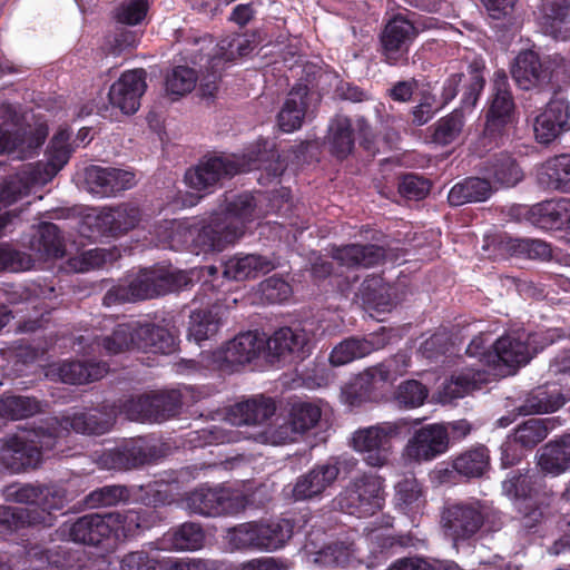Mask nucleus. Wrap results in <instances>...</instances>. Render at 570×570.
<instances>
[{
	"label": "nucleus",
	"instance_id": "f257e3e1",
	"mask_svg": "<svg viewBox=\"0 0 570 570\" xmlns=\"http://www.w3.org/2000/svg\"><path fill=\"white\" fill-rule=\"evenodd\" d=\"M255 208L252 194H239L227 203L224 213L183 227L185 243L196 255L222 252L245 234L246 223L253 220Z\"/></svg>",
	"mask_w": 570,
	"mask_h": 570
},
{
	"label": "nucleus",
	"instance_id": "f03ea898",
	"mask_svg": "<svg viewBox=\"0 0 570 570\" xmlns=\"http://www.w3.org/2000/svg\"><path fill=\"white\" fill-rule=\"evenodd\" d=\"M24 432L0 439V465L11 473L36 469L47 452L57 449L62 430L57 417H48Z\"/></svg>",
	"mask_w": 570,
	"mask_h": 570
},
{
	"label": "nucleus",
	"instance_id": "7ed1b4c3",
	"mask_svg": "<svg viewBox=\"0 0 570 570\" xmlns=\"http://www.w3.org/2000/svg\"><path fill=\"white\" fill-rule=\"evenodd\" d=\"M276 150L268 149L266 141H259L244 154H218L204 157L194 168L186 171L188 186L199 191L210 193L224 178L261 168L262 159H276Z\"/></svg>",
	"mask_w": 570,
	"mask_h": 570
},
{
	"label": "nucleus",
	"instance_id": "20e7f679",
	"mask_svg": "<svg viewBox=\"0 0 570 570\" xmlns=\"http://www.w3.org/2000/svg\"><path fill=\"white\" fill-rule=\"evenodd\" d=\"M517 120V105L503 69L493 73L490 95L484 107V128L481 142L484 147L498 146Z\"/></svg>",
	"mask_w": 570,
	"mask_h": 570
},
{
	"label": "nucleus",
	"instance_id": "39448f33",
	"mask_svg": "<svg viewBox=\"0 0 570 570\" xmlns=\"http://www.w3.org/2000/svg\"><path fill=\"white\" fill-rule=\"evenodd\" d=\"M294 522L269 519L240 523L228 530V543L235 550L276 551L292 538Z\"/></svg>",
	"mask_w": 570,
	"mask_h": 570
},
{
	"label": "nucleus",
	"instance_id": "423d86ee",
	"mask_svg": "<svg viewBox=\"0 0 570 570\" xmlns=\"http://www.w3.org/2000/svg\"><path fill=\"white\" fill-rule=\"evenodd\" d=\"M559 337L557 330L529 334L524 332L509 333L492 343V354H489L488 357H491L493 370L504 367L507 374H512L530 361L531 345H533V352L537 353L539 348L543 350Z\"/></svg>",
	"mask_w": 570,
	"mask_h": 570
},
{
	"label": "nucleus",
	"instance_id": "0eeeda50",
	"mask_svg": "<svg viewBox=\"0 0 570 570\" xmlns=\"http://www.w3.org/2000/svg\"><path fill=\"white\" fill-rule=\"evenodd\" d=\"M385 502L384 479L376 473L364 472L351 482L332 501L334 510L365 518L382 510Z\"/></svg>",
	"mask_w": 570,
	"mask_h": 570
},
{
	"label": "nucleus",
	"instance_id": "6e6552de",
	"mask_svg": "<svg viewBox=\"0 0 570 570\" xmlns=\"http://www.w3.org/2000/svg\"><path fill=\"white\" fill-rule=\"evenodd\" d=\"M419 35L414 22L403 13L393 14L381 29L376 51L380 59L391 67L409 65V55Z\"/></svg>",
	"mask_w": 570,
	"mask_h": 570
},
{
	"label": "nucleus",
	"instance_id": "1a4fd4ad",
	"mask_svg": "<svg viewBox=\"0 0 570 570\" xmlns=\"http://www.w3.org/2000/svg\"><path fill=\"white\" fill-rule=\"evenodd\" d=\"M166 452L154 439L138 436L125 440L114 449L105 451L100 461L109 470L129 471L154 464Z\"/></svg>",
	"mask_w": 570,
	"mask_h": 570
},
{
	"label": "nucleus",
	"instance_id": "9d476101",
	"mask_svg": "<svg viewBox=\"0 0 570 570\" xmlns=\"http://www.w3.org/2000/svg\"><path fill=\"white\" fill-rule=\"evenodd\" d=\"M185 507L191 514L220 517L236 514L245 509V498L225 487L205 484L185 494Z\"/></svg>",
	"mask_w": 570,
	"mask_h": 570
},
{
	"label": "nucleus",
	"instance_id": "9b49d317",
	"mask_svg": "<svg viewBox=\"0 0 570 570\" xmlns=\"http://www.w3.org/2000/svg\"><path fill=\"white\" fill-rule=\"evenodd\" d=\"M401 433L396 422H382L354 432L352 443L363 461L372 468H382L389 462L392 439Z\"/></svg>",
	"mask_w": 570,
	"mask_h": 570
},
{
	"label": "nucleus",
	"instance_id": "f8f14e48",
	"mask_svg": "<svg viewBox=\"0 0 570 570\" xmlns=\"http://www.w3.org/2000/svg\"><path fill=\"white\" fill-rule=\"evenodd\" d=\"M190 282L186 272L171 267L141 268L128 281L136 302L179 291Z\"/></svg>",
	"mask_w": 570,
	"mask_h": 570
},
{
	"label": "nucleus",
	"instance_id": "ddd939ff",
	"mask_svg": "<svg viewBox=\"0 0 570 570\" xmlns=\"http://www.w3.org/2000/svg\"><path fill=\"white\" fill-rule=\"evenodd\" d=\"M405 355L395 354L382 363L371 366L360 373L347 393L352 405L373 401L379 396V391L389 382L402 375L406 367Z\"/></svg>",
	"mask_w": 570,
	"mask_h": 570
},
{
	"label": "nucleus",
	"instance_id": "4468645a",
	"mask_svg": "<svg viewBox=\"0 0 570 570\" xmlns=\"http://www.w3.org/2000/svg\"><path fill=\"white\" fill-rule=\"evenodd\" d=\"M264 355L263 334L248 331L236 335L222 348L213 352V364L220 372L234 373Z\"/></svg>",
	"mask_w": 570,
	"mask_h": 570
},
{
	"label": "nucleus",
	"instance_id": "2eb2a0df",
	"mask_svg": "<svg viewBox=\"0 0 570 570\" xmlns=\"http://www.w3.org/2000/svg\"><path fill=\"white\" fill-rule=\"evenodd\" d=\"M356 464V460L352 458L335 459L314 465L296 479L291 488V498L294 501H309L321 498L325 490L333 485L338 478L341 466L353 469Z\"/></svg>",
	"mask_w": 570,
	"mask_h": 570
},
{
	"label": "nucleus",
	"instance_id": "dca6fc26",
	"mask_svg": "<svg viewBox=\"0 0 570 570\" xmlns=\"http://www.w3.org/2000/svg\"><path fill=\"white\" fill-rule=\"evenodd\" d=\"M444 532L453 541H464L479 532L484 523V512L479 501L446 505L441 514Z\"/></svg>",
	"mask_w": 570,
	"mask_h": 570
},
{
	"label": "nucleus",
	"instance_id": "f3484780",
	"mask_svg": "<svg viewBox=\"0 0 570 570\" xmlns=\"http://www.w3.org/2000/svg\"><path fill=\"white\" fill-rule=\"evenodd\" d=\"M140 220V210L130 204L116 207H104L95 215L83 218V226L92 234L106 237H118L134 229Z\"/></svg>",
	"mask_w": 570,
	"mask_h": 570
},
{
	"label": "nucleus",
	"instance_id": "a211bd4d",
	"mask_svg": "<svg viewBox=\"0 0 570 570\" xmlns=\"http://www.w3.org/2000/svg\"><path fill=\"white\" fill-rule=\"evenodd\" d=\"M391 337L392 330L384 326L365 336H350L333 347L328 358L330 363L333 366H342L363 358L384 348L390 343Z\"/></svg>",
	"mask_w": 570,
	"mask_h": 570
},
{
	"label": "nucleus",
	"instance_id": "6ab92c4d",
	"mask_svg": "<svg viewBox=\"0 0 570 570\" xmlns=\"http://www.w3.org/2000/svg\"><path fill=\"white\" fill-rule=\"evenodd\" d=\"M58 533L62 539L98 547L111 535L108 514L89 513L63 522Z\"/></svg>",
	"mask_w": 570,
	"mask_h": 570
},
{
	"label": "nucleus",
	"instance_id": "aec40b11",
	"mask_svg": "<svg viewBox=\"0 0 570 570\" xmlns=\"http://www.w3.org/2000/svg\"><path fill=\"white\" fill-rule=\"evenodd\" d=\"M147 88L146 72L142 69L128 70L111 85L108 99L112 108L124 115H134L140 107V99Z\"/></svg>",
	"mask_w": 570,
	"mask_h": 570
},
{
	"label": "nucleus",
	"instance_id": "412c9836",
	"mask_svg": "<svg viewBox=\"0 0 570 570\" xmlns=\"http://www.w3.org/2000/svg\"><path fill=\"white\" fill-rule=\"evenodd\" d=\"M116 423V410L112 405L102 404L99 407L76 412L65 416L58 424L62 430L60 439L68 433V428L75 432L88 435H102L111 430Z\"/></svg>",
	"mask_w": 570,
	"mask_h": 570
},
{
	"label": "nucleus",
	"instance_id": "4be33fe9",
	"mask_svg": "<svg viewBox=\"0 0 570 570\" xmlns=\"http://www.w3.org/2000/svg\"><path fill=\"white\" fill-rule=\"evenodd\" d=\"M85 183L91 194L110 197L132 188L136 175L125 169L92 165L86 168Z\"/></svg>",
	"mask_w": 570,
	"mask_h": 570
},
{
	"label": "nucleus",
	"instance_id": "5701e85b",
	"mask_svg": "<svg viewBox=\"0 0 570 570\" xmlns=\"http://www.w3.org/2000/svg\"><path fill=\"white\" fill-rule=\"evenodd\" d=\"M264 356L269 361H281L287 356L304 360L308 353V338L303 330L281 327L266 338L263 334Z\"/></svg>",
	"mask_w": 570,
	"mask_h": 570
},
{
	"label": "nucleus",
	"instance_id": "b1692460",
	"mask_svg": "<svg viewBox=\"0 0 570 570\" xmlns=\"http://www.w3.org/2000/svg\"><path fill=\"white\" fill-rule=\"evenodd\" d=\"M534 135L540 144H550L570 130V105L566 99H551L535 117Z\"/></svg>",
	"mask_w": 570,
	"mask_h": 570
},
{
	"label": "nucleus",
	"instance_id": "393cba45",
	"mask_svg": "<svg viewBox=\"0 0 570 570\" xmlns=\"http://www.w3.org/2000/svg\"><path fill=\"white\" fill-rule=\"evenodd\" d=\"M511 75L522 90L542 88L552 78L550 67L544 65L540 56L530 49L520 51L514 58L511 66Z\"/></svg>",
	"mask_w": 570,
	"mask_h": 570
},
{
	"label": "nucleus",
	"instance_id": "a878e982",
	"mask_svg": "<svg viewBox=\"0 0 570 570\" xmlns=\"http://www.w3.org/2000/svg\"><path fill=\"white\" fill-rule=\"evenodd\" d=\"M107 514L111 534L114 533L117 539L124 540L140 535L160 521L158 511L151 508H139Z\"/></svg>",
	"mask_w": 570,
	"mask_h": 570
},
{
	"label": "nucleus",
	"instance_id": "bb28decb",
	"mask_svg": "<svg viewBox=\"0 0 570 570\" xmlns=\"http://www.w3.org/2000/svg\"><path fill=\"white\" fill-rule=\"evenodd\" d=\"M449 450L446 434L439 423L415 431L406 445L407 455L415 461H431Z\"/></svg>",
	"mask_w": 570,
	"mask_h": 570
},
{
	"label": "nucleus",
	"instance_id": "cd10ccee",
	"mask_svg": "<svg viewBox=\"0 0 570 570\" xmlns=\"http://www.w3.org/2000/svg\"><path fill=\"white\" fill-rule=\"evenodd\" d=\"M525 217L540 229H570V198L537 203L527 209Z\"/></svg>",
	"mask_w": 570,
	"mask_h": 570
},
{
	"label": "nucleus",
	"instance_id": "c85d7f7f",
	"mask_svg": "<svg viewBox=\"0 0 570 570\" xmlns=\"http://www.w3.org/2000/svg\"><path fill=\"white\" fill-rule=\"evenodd\" d=\"M311 100V89L306 83H295L281 107L276 121L281 131L294 132L302 128Z\"/></svg>",
	"mask_w": 570,
	"mask_h": 570
},
{
	"label": "nucleus",
	"instance_id": "c756f323",
	"mask_svg": "<svg viewBox=\"0 0 570 570\" xmlns=\"http://www.w3.org/2000/svg\"><path fill=\"white\" fill-rule=\"evenodd\" d=\"M539 23L543 32L554 39L570 37V0H541Z\"/></svg>",
	"mask_w": 570,
	"mask_h": 570
},
{
	"label": "nucleus",
	"instance_id": "7c9ffc66",
	"mask_svg": "<svg viewBox=\"0 0 570 570\" xmlns=\"http://www.w3.org/2000/svg\"><path fill=\"white\" fill-rule=\"evenodd\" d=\"M480 173L488 181L502 187H513L523 178V171L509 153L494 154L480 165Z\"/></svg>",
	"mask_w": 570,
	"mask_h": 570
},
{
	"label": "nucleus",
	"instance_id": "2f4dec72",
	"mask_svg": "<svg viewBox=\"0 0 570 570\" xmlns=\"http://www.w3.org/2000/svg\"><path fill=\"white\" fill-rule=\"evenodd\" d=\"M275 263L267 256L258 254H235L223 264V275L227 279L244 281L257 278L272 272Z\"/></svg>",
	"mask_w": 570,
	"mask_h": 570
},
{
	"label": "nucleus",
	"instance_id": "473e14b6",
	"mask_svg": "<svg viewBox=\"0 0 570 570\" xmlns=\"http://www.w3.org/2000/svg\"><path fill=\"white\" fill-rule=\"evenodd\" d=\"M332 257L347 268H370L384 261L385 249L374 244H347L333 248Z\"/></svg>",
	"mask_w": 570,
	"mask_h": 570
},
{
	"label": "nucleus",
	"instance_id": "72a5a7b5",
	"mask_svg": "<svg viewBox=\"0 0 570 570\" xmlns=\"http://www.w3.org/2000/svg\"><path fill=\"white\" fill-rule=\"evenodd\" d=\"M451 465L460 480L480 479L490 469V451L484 444H475L451 456Z\"/></svg>",
	"mask_w": 570,
	"mask_h": 570
},
{
	"label": "nucleus",
	"instance_id": "f704fd0d",
	"mask_svg": "<svg viewBox=\"0 0 570 570\" xmlns=\"http://www.w3.org/2000/svg\"><path fill=\"white\" fill-rule=\"evenodd\" d=\"M538 466L552 476L570 470V434L546 443L538 451Z\"/></svg>",
	"mask_w": 570,
	"mask_h": 570
},
{
	"label": "nucleus",
	"instance_id": "c9c22d12",
	"mask_svg": "<svg viewBox=\"0 0 570 570\" xmlns=\"http://www.w3.org/2000/svg\"><path fill=\"white\" fill-rule=\"evenodd\" d=\"M222 325L219 315V307L212 304V301L206 302V307L191 309L189 315L187 338L200 344L215 336Z\"/></svg>",
	"mask_w": 570,
	"mask_h": 570
},
{
	"label": "nucleus",
	"instance_id": "e433bc0d",
	"mask_svg": "<svg viewBox=\"0 0 570 570\" xmlns=\"http://www.w3.org/2000/svg\"><path fill=\"white\" fill-rule=\"evenodd\" d=\"M204 542L203 527L190 521L170 528L161 538L163 548L173 551H196L203 548Z\"/></svg>",
	"mask_w": 570,
	"mask_h": 570
},
{
	"label": "nucleus",
	"instance_id": "4c0bfd02",
	"mask_svg": "<svg viewBox=\"0 0 570 570\" xmlns=\"http://www.w3.org/2000/svg\"><path fill=\"white\" fill-rule=\"evenodd\" d=\"M29 248L40 258H61L65 255V242L58 226L42 222L29 239Z\"/></svg>",
	"mask_w": 570,
	"mask_h": 570
},
{
	"label": "nucleus",
	"instance_id": "58836bf2",
	"mask_svg": "<svg viewBox=\"0 0 570 570\" xmlns=\"http://www.w3.org/2000/svg\"><path fill=\"white\" fill-rule=\"evenodd\" d=\"M538 180L546 189L570 191V154L547 159L538 173Z\"/></svg>",
	"mask_w": 570,
	"mask_h": 570
},
{
	"label": "nucleus",
	"instance_id": "ea45409f",
	"mask_svg": "<svg viewBox=\"0 0 570 570\" xmlns=\"http://www.w3.org/2000/svg\"><path fill=\"white\" fill-rule=\"evenodd\" d=\"M108 370L105 362L75 360L61 363L58 375L63 383L80 385L102 379Z\"/></svg>",
	"mask_w": 570,
	"mask_h": 570
},
{
	"label": "nucleus",
	"instance_id": "a19ab883",
	"mask_svg": "<svg viewBox=\"0 0 570 570\" xmlns=\"http://www.w3.org/2000/svg\"><path fill=\"white\" fill-rule=\"evenodd\" d=\"M137 350L151 353L170 354L175 351V336L164 326L137 322Z\"/></svg>",
	"mask_w": 570,
	"mask_h": 570
},
{
	"label": "nucleus",
	"instance_id": "79ce46f5",
	"mask_svg": "<svg viewBox=\"0 0 570 570\" xmlns=\"http://www.w3.org/2000/svg\"><path fill=\"white\" fill-rule=\"evenodd\" d=\"M370 551V566L374 567L394 554L397 549L411 544V538L405 534L394 535L381 529H373L366 535Z\"/></svg>",
	"mask_w": 570,
	"mask_h": 570
},
{
	"label": "nucleus",
	"instance_id": "37998d69",
	"mask_svg": "<svg viewBox=\"0 0 570 570\" xmlns=\"http://www.w3.org/2000/svg\"><path fill=\"white\" fill-rule=\"evenodd\" d=\"M327 144L330 153L337 159H346L355 146L352 120L346 116L335 117L328 127Z\"/></svg>",
	"mask_w": 570,
	"mask_h": 570
},
{
	"label": "nucleus",
	"instance_id": "c03bdc74",
	"mask_svg": "<svg viewBox=\"0 0 570 570\" xmlns=\"http://www.w3.org/2000/svg\"><path fill=\"white\" fill-rule=\"evenodd\" d=\"M254 50V45L249 39L238 37H227L222 39L215 48V52L208 59V69L215 76L224 69L225 63L233 62L237 58L248 56Z\"/></svg>",
	"mask_w": 570,
	"mask_h": 570
},
{
	"label": "nucleus",
	"instance_id": "a18cd8bd",
	"mask_svg": "<svg viewBox=\"0 0 570 570\" xmlns=\"http://www.w3.org/2000/svg\"><path fill=\"white\" fill-rule=\"evenodd\" d=\"M360 296L368 309L377 313L390 312L395 306L391 287L381 276L373 275L365 278L360 288Z\"/></svg>",
	"mask_w": 570,
	"mask_h": 570
},
{
	"label": "nucleus",
	"instance_id": "49530a36",
	"mask_svg": "<svg viewBox=\"0 0 570 570\" xmlns=\"http://www.w3.org/2000/svg\"><path fill=\"white\" fill-rule=\"evenodd\" d=\"M491 194L492 186L484 177H468L450 189L448 202L451 206H461L466 203L485 202Z\"/></svg>",
	"mask_w": 570,
	"mask_h": 570
},
{
	"label": "nucleus",
	"instance_id": "de8ad7c7",
	"mask_svg": "<svg viewBox=\"0 0 570 570\" xmlns=\"http://www.w3.org/2000/svg\"><path fill=\"white\" fill-rule=\"evenodd\" d=\"M566 400L560 392L539 386L527 395L517 411L520 415L550 413L560 409Z\"/></svg>",
	"mask_w": 570,
	"mask_h": 570
},
{
	"label": "nucleus",
	"instance_id": "09e8293b",
	"mask_svg": "<svg viewBox=\"0 0 570 570\" xmlns=\"http://www.w3.org/2000/svg\"><path fill=\"white\" fill-rule=\"evenodd\" d=\"M276 411L271 397L261 396L237 403L233 413L239 416L237 424L257 425L268 421Z\"/></svg>",
	"mask_w": 570,
	"mask_h": 570
},
{
	"label": "nucleus",
	"instance_id": "8fccbe9b",
	"mask_svg": "<svg viewBox=\"0 0 570 570\" xmlns=\"http://www.w3.org/2000/svg\"><path fill=\"white\" fill-rule=\"evenodd\" d=\"M554 429L553 419L531 417L518 424L513 436L523 449H533Z\"/></svg>",
	"mask_w": 570,
	"mask_h": 570
},
{
	"label": "nucleus",
	"instance_id": "3c124183",
	"mask_svg": "<svg viewBox=\"0 0 570 570\" xmlns=\"http://www.w3.org/2000/svg\"><path fill=\"white\" fill-rule=\"evenodd\" d=\"M507 253L519 258L546 261L551 257V246L541 239L507 237L502 242Z\"/></svg>",
	"mask_w": 570,
	"mask_h": 570
},
{
	"label": "nucleus",
	"instance_id": "603ef678",
	"mask_svg": "<svg viewBox=\"0 0 570 570\" xmlns=\"http://www.w3.org/2000/svg\"><path fill=\"white\" fill-rule=\"evenodd\" d=\"M37 397L3 394L0 396V417L11 421L23 420L40 412Z\"/></svg>",
	"mask_w": 570,
	"mask_h": 570
},
{
	"label": "nucleus",
	"instance_id": "864d4df0",
	"mask_svg": "<svg viewBox=\"0 0 570 570\" xmlns=\"http://www.w3.org/2000/svg\"><path fill=\"white\" fill-rule=\"evenodd\" d=\"M153 422H164L179 415L183 395L178 390L159 391L150 394Z\"/></svg>",
	"mask_w": 570,
	"mask_h": 570
},
{
	"label": "nucleus",
	"instance_id": "5fc2aeb1",
	"mask_svg": "<svg viewBox=\"0 0 570 570\" xmlns=\"http://www.w3.org/2000/svg\"><path fill=\"white\" fill-rule=\"evenodd\" d=\"M322 415L321 407L309 401L297 400L291 404L288 424L296 433H305L313 429Z\"/></svg>",
	"mask_w": 570,
	"mask_h": 570
},
{
	"label": "nucleus",
	"instance_id": "6e6d98bb",
	"mask_svg": "<svg viewBox=\"0 0 570 570\" xmlns=\"http://www.w3.org/2000/svg\"><path fill=\"white\" fill-rule=\"evenodd\" d=\"M131 492L126 485L110 484L97 488L85 497L88 509L114 507L130 500Z\"/></svg>",
	"mask_w": 570,
	"mask_h": 570
},
{
	"label": "nucleus",
	"instance_id": "4d7b16f0",
	"mask_svg": "<svg viewBox=\"0 0 570 570\" xmlns=\"http://www.w3.org/2000/svg\"><path fill=\"white\" fill-rule=\"evenodd\" d=\"M137 322L118 324L110 335L104 336L99 343L110 355L137 348Z\"/></svg>",
	"mask_w": 570,
	"mask_h": 570
},
{
	"label": "nucleus",
	"instance_id": "13d9d810",
	"mask_svg": "<svg viewBox=\"0 0 570 570\" xmlns=\"http://www.w3.org/2000/svg\"><path fill=\"white\" fill-rule=\"evenodd\" d=\"M540 479L541 476L535 472L511 471L502 482L503 493L518 500V502L532 500L531 495L535 491L537 481Z\"/></svg>",
	"mask_w": 570,
	"mask_h": 570
},
{
	"label": "nucleus",
	"instance_id": "bf43d9fd",
	"mask_svg": "<svg viewBox=\"0 0 570 570\" xmlns=\"http://www.w3.org/2000/svg\"><path fill=\"white\" fill-rule=\"evenodd\" d=\"M424 503L422 484L415 476H404L395 484V504L409 512L419 509Z\"/></svg>",
	"mask_w": 570,
	"mask_h": 570
},
{
	"label": "nucleus",
	"instance_id": "052dcab7",
	"mask_svg": "<svg viewBox=\"0 0 570 570\" xmlns=\"http://www.w3.org/2000/svg\"><path fill=\"white\" fill-rule=\"evenodd\" d=\"M463 126V112L455 109L433 125L432 139L438 145L448 146L459 138Z\"/></svg>",
	"mask_w": 570,
	"mask_h": 570
},
{
	"label": "nucleus",
	"instance_id": "680f3d73",
	"mask_svg": "<svg viewBox=\"0 0 570 570\" xmlns=\"http://www.w3.org/2000/svg\"><path fill=\"white\" fill-rule=\"evenodd\" d=\"M482 375L479 370L453 374L444 385V395L450 399H460L474 390L481 389Z\"/></svg>",
	"mask_w": 570,
	"mask_h": 570
},
{
	"label": "nucleus",
	"instance_id": "e2e57ef3",
	"mask_svg": "<svg viewBox=\"0 0 570 570\" xmlns=\"http://www.w3.org/2000/svg\"><path fill=\"white\" fill-rule=\"evenodd\" d=\"M354 553V544L346 541H335L326 544L316 553V561L327 568L350 564Z\"/></svg>",
	"mask_w": 570,
	"mask_h": 570
},
{
	"label": "nucleus",
	"instance_id": "0e129e2a",
	"mask_svg": "<svg viewBox=\"0 0 570 570\" xmlns=\"http://www.w3.org/2000/svg\"><path fill=\"white\" fill-rule=\"evenodd\" d=\"M517 520L520 531L524 534L538 533L544 520L541 503L533 500H523L517 503Z\"/></svg>",
	"mask_w": 570,
	"mask_h": 570
},
{
	"label": "nucleus",
	"instance_id": "69168bd1",
	"mask_svg": "<svg viewBox=\"0 0 570 570\" xmlns=\"http://www.w3.org/2000/svg\"><path fill=\"white\" fill-rule=\"evenodd\" d=\"M428 387L416 380L402 382L395 391V401L401 407L415 409L428 399Z\"/></svg>",
	"mask_w": 570,
	"mask_h": 570
},
{
	"label": "nucleus",
	"instance_id": "338daca9",
	"mask_svg": "<svg viewBox=\"0 0 570 570\" xmlns=\"http://www.w3.org/2000/svg\"><path fill=\"white\" fill-rule=\"evenodd\" d=\"M485 65L481 59H473L466 68L469 76V83L464 87L463 104L466 106H474L484 89Z\"/></svg>",
	"mask_w": 570,
	"mask_h": 570
},
{
	"label": "nucleus",
	"instance_id": "774afa93",
	"mask_svg": "<svg viewBox=\"0 0 570 570\" xmlns=\"http://www.w3.org/2000/svg\"><path fill=\"white\" fill-rule=\"evenodd\" d=\"M197 78L193 68L177 66L166 78V90L169 95L184 96L195 88Z\"/></svg>",
	"mask_w": 570,
	"mask_h": 570
}]
</instances>
